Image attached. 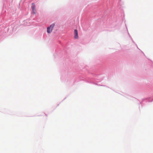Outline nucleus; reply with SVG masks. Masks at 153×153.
<instances>
[{
  "mask_svg": "<svg viewBox=\"0 0 153 153\" xmlns=\"http://www.w3.org/2000/svg\"><path fill=\"white\" fill-rule=\"evenodd\" d=\"M55 26V24H53L50 27H47V32L48 33H51L52 32L53 29Z\"/></svg>",
  "mask_w": 153,
  "mask_h": 153,
  "instance_id": "nucleus-1",
  "label": "nucleus"
},
{
  "mask_svg": "<svg viewBox=\"0 0 153 153\" xmlns=\"http://www.w3.org/2000/svg\"><path fill=\"white\" fill-rule=\"evenodd\" d=\"M32 6L31 7V8L33 11V14H36V6L35 4L33 3L32 4Z\"/></svg>",
  "mask_w": 153,
  "mask_h": 153,
  "instance_id": "nucleus-2",
  "label": "nucleus"
},
{
  "mask_svg": "<svg viewBox=\"0 0 153 153\" xmlns=\"http://www.w3.org/2000/svg\"><path fill=\"white\" fill-rule=\"evenodd\" d=\"M74 38L75 39H77L78 38V31L76 30H75L74 31Z\"/></svg>",
  "mask_w": 153,
  "mask_h": 153,
  "instance_id": "nucleus-3",
  "label": "nucleus"
}]
</instances>
